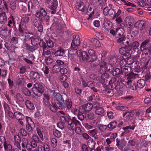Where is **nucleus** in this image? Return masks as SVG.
<instances>
[{"mask_svg":"<svg viewBox=\"0 0 151 151\" xmlns=\"http://www.w3.org/2000/svg\"><path fill=\"white\" fill-rule=\"evenodd\" d=\"M52 99L54 101V103H52V104H50L48 105L49 108L53 112H55L58 109H62L64 108V95L60 93L54 91L52 96Z\"/></svg>","mask_w":151,"mask_h":151,"instance_id":"1","label":"nucleus"},{"mask_svg":"<svg viewBox=\"0 0 151 151\" xmlns=\"http://www.w3.org/2000/svg\"><path fill=\"white\" fill-rule=\"evenodd\" d=\"M149 60L145 58H143L140 60V64L141 67L137 64L135 63L134 66V72L139 73L142 72V73L144 71L145 69L147 70H149L150 68V65H148Z\"/></svg>","mask_w":151,"mask_h":151,"instance_id":"2","label":"nucleus"},{"mask_svg":"<svg viewBox=\"0 0 151 151\" xmlns=\"http://www.w3.org/2000/svg\"><path fill=\"white\" fill-rule=\"evenodd\" d=\"M44 85L39 82H36L33 84L31 91L35 96L40 97L44 92Z\"/></svg>","mask_w":151,"mask_h":151,"instance_id":"3","label":"nucleus"},{"mask_svg":"<svg viewBox=\"0 0 151 151\" xmlns=\"http://www.w3.org/2000/svg\"><path fill=\"white\" fill-rule=\"evenodd\" d=\"M65 117H62V121H67V123L69 125L74 128L77 127L78 125H80V122L77 120L75 117H72L70 118L68 115H65Z\"/></svg>","mask_w":151,"mask_h":151,"instance_id":"4","label":"nucleus"},{"mask_svg":"<svg viewBox=\"0 0 151 151\" xmlns=\"http://www.w3.org/2000/svg\"><path fill=\"white\" fill-rule=\"evenodd\" d=\"M22 23L19 25L18 30L19 32V35L20 37L23 36L24 35V30L26 28V24H28L29 21V17L27 16H23L22 19Z\"/></svg>","mask_w":151,"mask_h":151,"instance_id":"5","label":"nucleus"},{"mask_svg":"<svg viewBox=\"0 0 151 151\" xmlns=\"http://www.w3.org/2000/svg\"><path fill=\"white\" fill-rule=\"evenodd\" d=\"M140 49L141 51H144L145 55H151V44L148 40H145L142 42Z\"/></svg>","mask_w":151,"mask_h":151,"instance_id":"6","label":"nucleus"},{"mask_svg":"<svg viewBox=\"0 0 151 151\" xmlns=\"http://www.w3.org/2000/svg\"><path fill=\"white\" fill-rule=\"evenodd\" d=\"M116 81V79L115 77H113L109 81L108 85L106 86L105 90V93L107 94L108 95L110 96H113L114 95V91L113 90V88H112L110 86H114L116 85L115 83Z\"/></svg>","mask_w":151,"mask_h":151,"instance_id":"7","label":"nucleus"},{"mask_svg":"<svg viewBox=\"0 0 151 151\" xmlns=\"http://www.w3.org/2000/svg\"><path fill=\"white\" fill-rule=\"evenodd\" d=\"M116 146L122 151H128V148L126 145V142L123 139L120 140L118 138L116 139Z\"/></svg>","mask_w":151,"mask_h":151,"instance_id":"8","label":"nucleus"},{"mask_svg":"<svg viewBox=\"0 0 151 151\" xmlns=\"http://www.w3.org/2000/svg\"><path fill=\"white\" fill-rule=\"evenodd\" d=\"M80 44V40L79 35H74L73 36V39L71 44V47L74 49H77L78 46Z\"/></svg>","mask_w":151,"mask_h":151,"instance_id":"9","label":"nucleus"},{"mask_svg":"<svg viewBox=\"0 0 151 151\" xmlns=\"http://www.w3.org/2000/svg\"><path fill=\"white\" fill-rule=\"evenodd\" d=\"M38 9L37 10L35 14V16L36 17L39 18L41 21L43 20L42 17L45 16L46 15L47 13L45 9L41 7H38Z\"/></svg>","mask_w":151,"mask_h":151,"instance_id":"10","label":"nucleus"},{"mask_svg":"<svg viewBox=\"0 0 151 151\" xmlns=\"http://www.w3.org/2000/svg\"><path fill=\"white\" fill-rule=\"evenodd\" d=\"M100 68L98 72L99 74H102L104 72H106L107 70L108 71L109 65L105 62L102 61L99 64Z\"/></svg>","mask_w":151,"mask_h":151,"instance_id":"11","label":"nucleus"},{"mask_svg":"<svg viewBox=\"0 0 151 151\" xmlns=\"http://www.w3.org/2000/svg\"><path fill=\"white\" fill-rule=\"evenodd\" d=\"M94 108L95 109V113L98 115H104V109L102 107L100 106V104L98 102L95 103Z\"/></svg>","mask_w":151,"mask_h":151,"instance_id":"12","label":"nucleus"},{"mask_svg":"<svg viewBox=\"0 0 151 151\" xmlns=\"http://www.w3.org/2000/svg\"><path fill=\"white\" fill-rule=\"evenodd\" d=\"M29 77L34 82H35L38 81L39 80L40 75L37 71H32L30 72Z\"/></svg>","mask_w":151,"mask_h":151,"instance_id":"13","label":"nucleus"},{"mask_svg":"<svg viewBox=\"0 0 151 151\" xmlns=\"http://www.w3.org/2000/svg\"><path fill=\"white\" fill-rule=\"evenodd\" d=\"M33 25L36 27L40 32H41L43 30V26L42 23L40 20L36 19H35L32 20Z\"/></svg>","mask_w":151,"mask_h":151,"instance_id":"14","label":"nucleus"},{"mask_svg":"<svg viewBox=\"0 0 151 151\" xmlns=\"http://www.w3.org/2000/svg\"><path fill=\"white\" fill-rule=\"evenodd\" d=\"M64 97L65 98V97H67V95L65 93L64 94ZM64 108H62V109H65L66 108H67V109H68V110H70V109H71V107L72 106V102L71 99L67 98L65 100L64 99Z\"/></svg>","mask_w":151,"mask_h":151,"instance_id":"15","label":"nucleus"},{"mask_svg":"<svg viewBox=\"0 0 151 151\" xmlns=\"http://www.w3.org/2000/svg\"><path fill=\"white\" fill-rule=\"evenodd\" d=\"M101 74V78L99 79V82L104 86L106 85L107 79L109 78V75L106 72H104Z\"/></svg>","mask_w":151,"mask_h":151,"instance_id":"16","label":"nucleus"},{"mask_svg":"<svg viewBox=\"0 0 151 151\" xmlns=\"http://www.w3.org/2000/svg\"><path fill=\"white\" fill-rule=\"evenodd\" d=\"M91 62L90 65L92 67L95 68L99 65L100 60L97 58V56H94L91 58L89 63Z\"/></svg>","mask_w":151,"mask_h":151,"instance_id":"17","label":"nucleus"},{"mask_svg":"<svg viewBox=\"0 0 151 151\" xmlns=\"http://www.w3.org/2000/svg\"><path fill=\"white\" fill-rule=\"evenodd\" d=\"M146 22L143 20H141L136 22L134 24L135 28L141 31L145 28L146 25Z\"/></svg>","mask_w":151,"mask_h":151,"instance_id":"18","label":"nucleus"},{"mask_svg":"<svg viewBox=\"0 0 151 151\" xmlns=\"http://www.w3.org/2000/svg\"><path fill=\"white\" fill-rule=\"evenodd\" d=\"M121 74L126 76H128V78L130 77L131 75V69L130 67L128 66L121 67Z\"/></svg>","mask_w":151,"mask_h":151,"instance_id":"19","label":"nucleus"},{"mask_svg":"<svg viewBox=\"0 0 151 151\" xmlns=\"http://www.w3.org/2000/svg\"><path fill=\"white\" fill-rule=\"evenodd\" d=\"M134 115L133 112L131 110L126 111L123 114V117L126 122L129 121Z\"/></svg>","mask_w":151,"mask_h":151,"instance_id":"20","label":"nucleus"},{"mask_svg":"<svg viewBox=\"0 0 151 151\" xmlns=\"http://www.w3.org/2000/svg\"><path fill=\"white\" fill-rule=\"evenodd\" d=\"M58 1L57 0H53L50 5H49V8L52 10L50 12L52 14H55L56 12V9L58 6Z\"/></svg>","mask_w":151,"mask_h":151,"instance_id":"21","label":"nucleus"},{"mask_svg":"<svg viewBox=\"0 0 151 151\" xmlns=\"http://www.w3.org/2000/svg\"><path fill=\"white\" fill-rule=\"evenodd\" d=\"M79 55L81 58L82 60L84 61H86L89 63V60L91 58L89 57V56L87 52L85 51L79 50Z\"/></svg>","mask_w":151,"mask_h":151,"instance_id":"22","label":"nucleus"},{"mask_svg":"<svg viewBox=\"0 0 151 151\" xmlns=\"http://www.w3.org/2000/svg\"><path fill=\"white\" fill-rule=\"evenodd\" d=\"M109 67L111 68V69L109 68L108 71L109 72L111 73L112 75L113 76H115L120 75L121 74V68H116L114 69L112 65H109Z\"/></svg>","mask_w":151,"mask_h":151,"instance_id":"23","label":"nucleus"},{"mask_svg":"<svg viewBox=\"0 0 151 151\" xmlns=\"http://www.w3.org/2000/svg\"><path fill=\"white\" fill-rule=\"evenodd\" d=\"M123 42L120 45L122 47L126 48L128 51H131V47L130 45V40L129 39L128 37H126L124 40Z\"/></svg>","mask_w":151,"mask_h":151,"instance_id":"24","label":"nucleus"},{"mask_svg":"<svg viewBox=\"0 0 151 151\" xmlns=\"http://www.w3.org/2000/svg\"><path fill=\"white\" fill-rule=\"evenodd\" d=\"M42 143V142L40 140L39 137L37 135H34L33 136L32 140L30 142L31 145L33 148L36 147L37 144L39 143Z\"/></svg>","mask_w":151,"mask_h":151,"instance_id":"25","label":"nucleus"},{"mask_svg":"<svg viewBox=\"0 0 151 151\" xmlns=\"http://www.w3.org/2000/svg\"><path fill=\"white\" fill-rule=\"evenodd\" d=\"M93 107V105L91 103H88L80 107V109L83 111L82 112L86 113L91 111Z\"/></svg>","mask_w":151,"mask_h":151,"instance_id":"26","label":"nucleus"},{"mask_svg":"<svg viewBox=\"0 0 151 151\" xmlns=\"http://www.w3.org/2000/svg\"><path fill=\"white\" fill-rule=\"evenodd\" d=\"M65 50L62 47H59L58 49L55 51L54 55L55 56H62L64 57L65 56Z\"/></svg>","mask_w":151,"mask_h":151,"instance_id":"27","label":"nucleus"},{"mask_svg":"<svg viewBox=\"0 0 151 151\" xmlns=\"http://www.w3.org/2000/svg\"><path fill=\"white\" fill-rule=\"evenodd\" d=\"M137 4L139 6L142 7L151 6V0H139L137 2Z\"/></svg>","mask_w":151,"mask_h":151,"instance_id":"28","label":"nucleus"},{"mask_svg":"<svg viewBox=\"0 0 151 151\" xmlns=\"http://www.w3.org/2000/svg\"><path fill=\"white\" fill-rule=\"evenodd\" d=\"M26 79L23 77H20L18 76L16 78V83L19 86H25L26 84Z\"/></svg>","mask_w":151,"mask_h":151,"instance_id":"29","label":"nucleus"},{"mask_svg":"<svg viewBox=\"0 0 151 151\" xmlns=\"http://www.w3.org/2000/svg\"><path fill=\"white\" fill-rule=\"evenodd\" d=\"M52 22H53V24L57 27L58 29L60 30L62 29V27L61 25L62 20L61 19H59L55 17H54Z\"/></svg>","mask_w":151,"mask_h":151,"instance_id":"30","label":"nucleus"},{"mask_svg":"<svg viewBox=\"0 0 151 151\" xmlns=\"http://www.w3.org/2000/svg\"><path fill=\"white\" fill-rule=\"evenodd\" d=\"M128 51L126 48L122 47L119 50V53L122 55H123L122 57H126V56H130V54L129 51Z\"/></svg>","mask_w":151,"mask_h":151,"instance_id":"31","label":"nucleus"},{"mask_svg":"<svg viewBox=\"0 0 151 151\" xmlns=\"http://www.w3.org/2000/svg\"><path fill=\"white\" fill-rule=\"evenodd\" d=\"M25 35H24H24L23 36H22L21 37H24L23 38H22V40L23 41V42L24 43V44H25V43H26V42L28 41L32 40V37H30V36L28 35H27V34L33 35V33L31 32H25Z\"/></svg>","mask_w":151,"mask_h":151,"instance_id":"32","label":"nucleus"},{"mask_svg":"<svg viewBox=\"0 0 151 151\" xmlns=\"http://www.w3.org/2000/svg\"><path fill=\"white\" fill-rule=\"evenodd\" d=\"M14 144L15 146L17 147L19 149H21V147L20 143L21 142V139L19 135H16L14 136Z\"/></svg>","mask_w":151,"mask_h":151,"instance_id":"33","label":"nucleus"},{"mask_svg":"<svg viewBox=\"0 0 151 151\" xmlns=\"http://www.w3.org/2000/svg\"><path fill=\"white\" fill-rule=\"evenodd\" d=\"M82 0H80V2L77 4L76 8L78 10L84 12L86 10V7L83 5L82 6Z\"/></svg>","mask_w":151,"mask_h":151,"instance_id":"34","label":"nucleus"},{"mask_svg":"<svg viewBox=\"0 0 151 151\" xmlns=\"http://www.w3.org/2000/svg\"><path fill=\"white\" fill-rule=\"evenodd\" d=\"M112 26V24L111 22L107 21L104 22L102 27L106 30H108L110 29Z\"/></svg>","mask_w":151,"mask_h":151,"instance_id":"35","label":"nucleus"},{"mask_svg":"<svg viewBox=\"0 0 151 151\" xmlns=\"http://www.w3.org/2000/svg\"><path fill=\"white\" fill-rule=\"evenodd\" d=\"M65 117V115L61 116L60 117V122H58L57 124L58 127L60 128L61 130H63L64 127V124L65 122L67 123V121H62V117Z\"/></svg>","mask_w":151,"mask_h":151,"instance_id":"36","label":"nucleus"},{"mask_svg":"<svg viewBox=\"0 0 151 151\" xmlns=\"http://www.w3.org/2000/svg\"><path fill=\"white\" fill-rule=\"evenodd\" d=\"M25 105L26 107L29 110H33L35 109V106L33 103L29 100L25 101Z\"/></svg>","mask_w":151,"mask_h":151,"instance_id":"37","label":"nucleus"},{"mask_svg":"<svg viewBox=\"0 0 151 151\" xmlns=\"http://www.w3.org/2000/svg\"><path fill=\"white\" fill-rule=\"evenodd\" d=\"M116 35L119 36L117 37H121V36L124 35V29L122 27H118L116 29Z\"/></svg>","mask_w":151,"mask_h":151,"instance_id":"38","label":"nucleus"},{"mask_svg":"<svg viewBox=\"0 0 151 151\" xmlns=\"http://www.w3.org/2000/svg\"><path fill=\"white\" fill-rule=\"evenodd\" d=\"M132 19V17L130 16H128L126 17L125 20L126 22V24L124 25L125 27L129 28L132 26V23L130 22V20Z\"/></svg>","mask_w":151,"mask_h":151,"instance_id":"39","label":"nucleus"},{"mask_svg":"<svg viewBox=\"0 0 151 151\" xmlns=\"http://www.w3.org/2000/svg\"><path fill=\"white\" fill-rule=\"evenodd\" d=\"M145 84V80L143 79H141L138 80L136 83L137 88H143Z\"/></svg>","mask_w":151,"mask_h":151,"instance_id":"40","label":"nucleus"},{"mask_svg":"<svg viewBox=\"0 0 151 151\" xmlns=\"http://www.w3.org/2000/svg\"><path fill=\"white\" fill-rule=\"evenodd\" d=\"M15 99L16 102L18 104L22 103L24 101V99L22 96L19 93L16 94Z\"/></svg>","mask_w":151,"mask_h":151,"instance_id":"41","label":"nucleus"},{"mask_svg":"<svg viewBox=\"0 0 151 151\" xmlns=\"http://www.w3.org/2000/svg\"><path fill=\"white\" fill-rule=\"evenodd\" d=\"M96 145V142L93 139H91L88 141V145L89 149H94L95 148V145Z\"/></svg>","mask_w":151,"mask_h":151,"instance_id":"42","label":"nucleus"},{"mask_svg":"<svg viewBox=\"0 0 151 151\" xmlns=\"http://www.w3.org/2000/svg\"><path fill=\"white\" fill-rule=\"evenodd\" d=\"M131 53L135 57L139 56L140 54L139 49L138 48H132L131 50Z\"/></svg>","mask_w":151,"mask_h":151,"instance_id":"43","label":"nucleus"},{"mask_svg":"<svg viewBox=\"0 0 151 151\" xmlns=\"http://www.w3.org/2000/svg\"><path fill=\"white\" fill-rule=\"evenodd\" d=\"M7 21V17L5 12L0 16V23L4 24Z\"/></svg>","mask_w":151,"mask_h":151,"instance_id":"44","label":"nucleus"},{"mask_svg":"<svg viewBox=\"0 0 151 151\" xmlns=\"http://www.w3.org/2000/svg\"><path fill=\"white\" fill-rule=\"evenodd\" d=\"M15 117L16 119H24L25 116L23 114L20 112L16 111L14 112Z\"/></svg>","mask_w":151,"mask_h":151,"instance_id":"45","label":"nucleus"},{"mask_svg":"<svg viewBox=\"0 0 151 151\" xmlns=\"http://www.w3.org/2000/svg\"><path fill=\"white\" fill-rule=\"evenodd\" d=\"M24 45H25V47L26 48V49L31 52H33L37 49V48L36 46L30 45L28 43H25Z\"/></svg>","mask_w":151,"mask_h":151,"instance_id":"46","label":"nucleus"},{"mask_svg":"<svg viewBox=\"0 0 151 151\" xmlns=\"http://www.w3.org/2000/svg\"><path fill=\"white\" fill-rule=\"evenodd\" d=\"M40 40L39 38L37 37H32L31 40V44L32 45L36 47V45L39 44Z\"/></svg>","mask_w":151,"mask_h":151,"instance_id":"47","label":"nucleus"},{"mask_svg":"<svg viewBox=\"0 0 151 151\" xmlns=\"http://www.w3.org/2000/svg\"><path fill=\"white\" fill-rule=\"evenodd\" d=\"M6 142L5 136H0V148H3L4 147V144H6Z\"/></svg>","mask_w":151,"mask_h":151,"instance_id":"48","label":"nucleus"},{"mask_svg":"<svg viewBox=\"0 0 151 151\" xmlns=\"http://www.w3.org/2000/svg\"><path fill=\"white\" fill-rule=\"evenodd\" d=\"M39 150L40 151H49L50 148L49 146L47 144H45L43 146L39 145Z\"/></svg>","mask_w":151,"mask_h":151,"instance_id":"49","label":"nucleus"},{"mask_svg":"<svg viewBox=\"0 0 151 151\" xmlns=\"http://www.w3.org/2000/svg\"><path fill=\"white\" fill-rule=\"evenodd\" d=\"M125 86V84L124 83H117L116 85H114L111 86L112 88H113V90L115 88L116 89H121Z\"/></svg>","mask_w":151,"mask_h":151,"instance_id":"50","label":"nucleus"},{"mask_svg":"<svg viewBox=\"0 0 151 151\" xmlns=\"http://www.w3.org/2000/svg\"><path fill=\"white\" fill-rule=\"evenodd\" d=\"M46 42V45L47 47L51 48L54 47V43L53 41L50 39H48L45 40Z\"/></svg>","mask_w":151,"mask_h":151,"instance_id":"51","label":"nucleus"},{"mask_svg":"<svg viewBox=\"0 0 151 151\" xmlns=\"http://www.w3.org/2000/svg\"><path fill=\"white\" fill-rule=\"evenodd\" d=\"M121 58V56H120L119 58V61H120V64L121 65V67H124V66L127 64L126 60V57H122V59H121L119 60V58Z\"/></svg>","mask_w":151,"mask_h":151,"instance_id":"52","label":"nucleus"},{"mask_svg":"<svg viewBox=\"0 0 151 151\" xmlns=\"http://www.w3.org/2000/svg\"><path fill=\"white\" fill-rule=\"evenodd\" d=\"M53 132L54 135L58 138H59L61 136V132L56 129H53Z\"/></svg>","mask_w":151,"mask_h":151,"instance_id":"53","label":"nucleus"},{"mask_svg":"<svg viewBox=\"0 0 151 151\" xmlns=\"http://www.w3.org/2000/svg\"><path fill=\"white\" fill-rule=\"evenodd\" d=\"M85 118L86 119L93 120L95 118V115L93 112L88 113L85 115Z\"/></svg>","mask_w":151,"mask_h":151,"instance_id":"54","label":"nucleus"},{"mask_svg":"<svg viewBox=\"0 0 151 151\" xmlns=\"http://www.w3.org/2000/svg\"><path fill=\"white\" fill-rule=\"evenodd\" d=\"M26 127L27 130L29 132H31L33 131V129L35 127V125L34 124H30L27 123Z\"/></svg>","mask_w":151,"mask_h":151,"instance_id":"55","label":"nucleus"},{"mask_svg":"<svg viewBox=\"0 0 151 151\" xmlns=\"http://www.w3.org/2000/svg\"><path fill=\"white\" fill-rule=\"evenodd\" d=\"M23 93L26 96H29L31 95V92L26 87L23 88L22 89Z\"/></svg>","mask_w":151,"mask_h":151,"instance_id":"56","label":"nucleus"},{"mask_svg":"<svg viewBox=\"0 0 151 151\" xmlns=\"http://www.w3.org/2000/svg\"><path fill=\"white\" fill-rule=\"evenodd\" d=\"M31 58L32 60H33L35 58V57L32 55V56L28 58H24L23 60H24L25 62L27 64L29 65L32 64L33 63V62L30 60H29V59Z\"/></svg>","mask_w":151,"mask_h":151,"instance_id":"57","label":"nucleus"},{"mask_svg":"<svg viewBox=\"0 0 151 151\" xmlns=\"http://www.w3.org/2000/svg\"><path fill=\"white\" fill-rule=\"evenodd\" d=\"M118 61H119V58H118V59H117L116 57L115 56H112L110 58L109 60V62L110 63V65H114L116 64V62Z\"/></svg>","mask_w":151,"mask_h":151,"instance_id":"58","label":"nucleus"},{"mask_svg":"<svg viewBox=\"0 0 151 151\" xmlns=\"http://www.w3.org/2000/svg\"><path fill=\"white\" fill-rule=\"evenodd\" d=\"M4 147L5 150H7L9 151H11L14 147L9 143H7V142L4 144Z\"/></svg>","mask_w":151,"mask_h":151,"instance_id":"59","label":"nucleus"},{"mask_svg":"<svg viewBox=\"0 0 151 151\" xmlns=\"http://www.w3.org/2000/svg\"><path fill=\"white\" fill-rule=\"evenodd\" d=\"M3 105L5 113L10 110L11 108L9 105L4 101H3Z\"/></svg>","mask_w":151,"mask_h":151,"instance_id":"60","label":"nucleus"},{"mask_svg":"<svg viewBox=\"0 0 151 151\" xmlns=\"http://www.w3.org/2000/svg\"><path fill=\"white\" fill-rule=\"evenodd\" d=\"M15 19L12 16L9 17L8 18V21L7 24V26L10 27H12V26H11L13 23Z\"/></svg>","mask_w":151,"mask_h":151,"instance_id":"61","label":"nucleus"},{"mask_svg":"<svg viewBox=\"0 0 151 151\" xmlns=\"http://www.w3.org/2000/svg\"><path fill=\"white\" fill-rule=\"evenodd\" d=\"M80 112L77 116L78 119L82 121L83 120L85 119V117L84 115H83V114H85V113L84 112H82L83 111H82L81 109H80Z\"/></svg>","mask_w":151,"mask_h":151,"instance_id":"62","label":"nucleus"},{"mask_svg":"<svg viewBox=\"0 0 151 151\" xmlns=\"http://www.w3.org/2000/svg\"><path fill=\"white\" fill-rule=\"evenodd\" d=\"M94 9L90 7L86 12L87 14L89 15V17H91L94 14Z\"/></svg>","mask_w":151,"mask_h":151,"instance_id":"63","label":"nucleus"},{"mask_svg":"<svg viewBox=\"0 0 151 151\" xmlns=\"http://www.w3.org/2000/svg\"><path fill=\"white\" fill-rule=\"evenodd\" d=\"M130 56H126V60L127 64L128 65H131L133 64L134 62V59L133 58L130 57Z\"/></svg>","mask_w":151,"mask_h":151,"instance_id":"64","label":"nucleus"}]
</instances>
